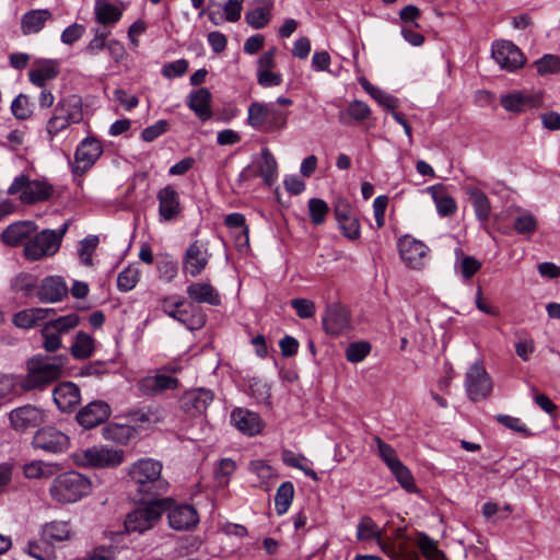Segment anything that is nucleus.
I'll use <instances>...</instances> for the list:
<instances>
[{"label":"nucleus","mask_w":560,"mask_h":560,"mask_svg":"<svg viewBox=\"0 0 560 560\" xmlns=\"http://www.w3.org/2000/svg\"><path fill=\"white\" fill-rule=\"evenodd\" d=\"M98 245V237L96 235H89L80 243L79 257L84 266L92 265L93 254Z\"/></svg>","instance_id":"60"},{"label":"nucleus","mask_w":560,"mask_h":560,"mask_svg":"<svg viewBox=\"0 0 560 560\" xmlns=\"http://www.w3.org/2000/svg\"><path fill=\"white\" fill-rule=\"evenodd\" d=\"M248 395L255 399L257 404L270 405V386L260 378L253 377L249 380Z\"/></svg>","instance_id":"51"},{"label":"nucleus","mask_w":560,"mask_h":560,"mask_svg":"<svg viewBox=\"0 0 560 560\" xmlns=\"http://www.w3.org/2000/svg\"><path fill=\"white\" fill-rule=\"evenodd\" d=\"M45 411L36 406L25 405L13 409L9 413V420L14 430L26 432L45 422Z\"/></svg>","instance_id":"15"},{"label":"nucleus","mask_w":560,"mask_h":560,"mask_svg":"<svg viewBox=\"0 0 560 560\" xmlns=\"http://www.w3.org/2000/svg\"><path fill=\"white\" fill-rule=\"evenodd\" d=\"M289 116V110L281 109L273 103L255 101L248 106L246 121L255 130L273 132L287 128Z\"/></svg>","instance_id":"4"},{"label":"nucleus","mask_w":560,"mask_h":560,"mask_svg":"<svg viewBox=\"0 0 560 560\" xmlns=\"http://www.w3.org/2000/svg\"><path fill=\"white\" fill-rule=\"evenodd\" d=\"M103 153L102 143L94 137H86L77 147L73 173L83 174L91 168Z\"/></svg>","instance_id":"14"},{"label":"nucleus","mask_w":560,"mask_h":560,"mask_svg":"<svg viewBox=\"0 0 560 560\" xmlns=\"http://www.w3.org/2000/svg\"><path fill=\"white\" fill-rule=\"evenodd\" d=\"M124 3L120 0H95L93 7L94 20L105 27L115 26L122 18Z\"/></svg>","instance_id":"22"},{"label":"nucleus","mask_w":560,"mask_h":560,"mask_svg":"<svg viewBox=\"0 0 560 560\" xmlns=\"http://www.w3.org/2000/svg\"><path fill=\"white\" fill-rule=\"evenodd\" d=\"M491 56L500 69L515 72L526 63L523 51L511 40H495L491 47Z\"/></svg>","instance_id":"10"},{"label":"nucleus","mask_w":560,"mask_h":560,"mask_svg":"<svg viewBox=\"0 0 560 560\" xmlns=\"http://www.w3.org/2000/svg\"><path fill=\"white\" fill-rule=\"evenodd\" d=\"M135 430L131 425L108 423L102 429V435L106 441L125 445L132 438Z\"/></svg>","instance_id":"45"},{"label":"nucleus","mask_w":560,"mask_h":560,"mask_svg":"<svg viewBox=\"0 0 560 560\" xmlns=\"http://www.w3.org/2000/svg\"><path fill=\"white\" fill-rule=\"evenodd\" d=\"M186 293L195 303L219 306L222 302L219 291L209 282H192L187 287Z\"/></svg>","instance_id":"34"},{"label":"nucleus","mask_w":560,"mask_h":560,"mask_svg":"<svg viewBox=\"0 0 560 560\" xmlns=\"http://www.w3.org/2000/svg\"><path fill=\"white\" fill-rule=\"evenodd\" d=\"M257 168L259 176L267 186L271 187L277 182V161L268 148L261 150Z\"/></svg>","instance_id":"43"},{"label":"nucleus","mask_w":560,"mask_h":560,"mask_svg":"<svg viewBox=\"0 0 560 560\" xmlns=\"http://www.w3.org/2000/svg\"><path fill=\"white\" fill-rule=\"evenodd\" d=\"M514 229L518 234H532L537 229V221L532 213L523 211L515 218Z\"/></svg>","instance_id":"63"},{"label":"nucleus","mask_w":560,"mask_h":560,"mask_svg":"<svg viewBox=\"0 0 560 560\" xmlns=\"http://www.w3.org/2000/svg\"><path fill=\"white\" fill-rule=\"evenodd\" d=\"M328 211L329 207L325 200L319 198L308 200L310 218L315 225H320L325 222Z\"/></svg>","instance_id":"56"},{"label":"nucleus","mask_w":560,"mask_h":560,"mask_svg":"<svg viewBox=\"0 0 560 560\" xmlns=\"http://www.w3.org/2000/svg\"><path fill=\"white\" fill-rule=\"evenodd\" d=\"M59 62L54 59H44L37 61L28 72L30 81L43 88L47 82L54 80L59 74Z\"/></svg>","instance_id":"36"},{"label":"nucleus","mask_w":560,"mask_h":560,"mask_svg":"<svg viewBox=\"0 0 560 560\" xmlns=\"http://www.w3.org/2000/svg\"><path fill=\"white\" fill-rule=\"evenodd\" d=\"M51 18L52 14L48 9L30 10L22 16L21 31L24 35L36 34L45 27Z\"/></svg>","instance_id":"38"},{"label":"nucleus","mask_w":560,"mask_h":560,"mask_svg":"<svg viewBox=\"0 0 560 560\" xmlns=\"http://www.w3.org/2000/svg\"><path fill=\"white\" fill-rule=\"evenodd\" d=\"M51 313H55L54 308L34 307L23 310L14 315L13 323L20 328L28 329L46 319Z\"/></svg>","instance_id":"41"},{"label":"nucleus","mask_w":560,"mask_h":560,"mask_svg":"<svg viewBox=\"0 0 560 560\" xmlns=\"http://www.w3.org/2000/svg\"><path fill=\"white\" fill-rule=\"evenodd\" d=\"M281 459L285 466L303 471L314 481L318 480L317 474L311 468L312 462L303 454L294 453L290 450H283L281 453Z\"/></svg>","instance_id":"44"},{"label":"nucleus","mask_w":560,"mask_h":560,"mask_svg":"<svg viewBox=\"0 0 560 560\" xmlns=\"http://www.w3.org/2000/svg\"><path fill=\"white\" fill-rule=\"evenodd\" d=\"M323 327L329 335L338 336L351 327L349 310L341 304H331L327 307L323 318Z\"/></svg>","instance_id":"21"},{"label":"nucleus","mask_w":560,"mask_h":560,"mask_svg":"<svg viewBox=\"0 0 560 560\" xmlns=\"http://www.w3.org/2000/svg\"><path fill=\"white\" fill-rule=\"evenodd\" d=\"M140 279V271L138 267L129 265L117 277V288L121 292L132 290Z\"/></svg>","instance_id":"52"},{"label":"nucleus","mask_w":560,"mask_h":560,"mask_svg":"<svg viewBox=\"0 0 560 560\" xmlns=\"http://www.w3.org/2000/svg\"><path fill=\"white\" fill-rule=\"evenodd\" d=\"M110 416V407L103 400H94L77 413V421L84 429H93Z\"/></svg>","instance_id":"24"},{"label":"nucleus","mask_w":560,"mask_h":560,"mask_svg":"<svg viewBox=\"0 0 560 560\" xmlns=\"http://www.w3.org/2000/svg\"><path fill=\"white\" fill-rule=\"evenodd\" d=\"M32 445L46 453L59 454L69 448L70 439L55 427H45L36 431Z\"/></svg>","instance_id":"13"},{"label":"nucleus","mask_w":560,"mask_h":560,"mask_svg":"<svg viewBox=\"0 0 560 560\" xmlns=\"http://www.w3.org/2000/svg\"><path fill=\"white\" fill-rule=\"evenodd\" d=\"M8 194L18 195L24 205H34L47 201L54 194V186L46 178L31 179L25 174H20L12 180Z\"/></svg>","instance_id":"7"},{"label":"nucleus","mask_w":560,"mask_h":560,"mask_svg":"<svg viewBox=\"0 0 560 560\" xmlns=\"http://www.w3.org/2000/svg\"><path fill=\"white\" fill-rule=\"evenodd\" d=\"M294 498V486L291 481L282 482L275 495V510L278 515L285 514L293 501Z\"/></svg>","instance_id":"46"},{"label":"nucleus","mask_w":560,"mask_h":560,"mask_svg":"<svg viewBox=\"0 0 560 560\" xmlns=\"http://www.w3.org/2000/svg\"><path fill=\"white\" fill-rule=\"evenodd\" d=\"M481 262L472 256L456 254L455 270L464 280H470L481 268Z\"/></svg>","instance_id":"49"},{"label":"nucleus","mask_w":560,"mask_h":560,"mask_svg":"<svg viewBox=\"0 0 560 560\" xmlns=\"http://www.w3.org/2000/svg\"><path fill=\"white\" fill-rule=\"evenodd\" d=\"M389 470L405 490L408 492L416 490L415 479L410 470L401 462L396 463Z\"/></svg>","instance_id":"57"},{"label":"nucleus","mask_w":560,"mask_h":560,"mask_svg":"<svg viewBox=\"0 0 560 560\" xmlns=\"http://www.w3.org/2000/svg\"><path fill=\"white\" fill-rule=\"evenodd\" d=\"M68 285L59 276L44 278L37 289V298L44 303H56L68 294Z\"/></svg>","instance_id":"28"},{"label":"nucleus","mask_w":560,"mask_h":560,"mask_svg":"<svg viewBox=\"0 0 560 560\" xmlns=\"http://www.w3.org/2000/svg\"><path fill=\"white\" fill-rule=\"evenodd\" d=\"M249 471L257 476L259 483L268 485L276 475L275 469L265 459H254L248 465Z\"/></svg>","instance_id":"54"},{"label":"nucleus","mask_w":560,"mask_h":560,"mask_svg":"<svg viewBox=\"0 0 560 560\" xmlns=\"http://www.w3.org/2000/svg\"><path fill=\"white\" fill-rule=\"evenodd\" d=\"M11 109L18 119H27L33 112L30 97L24 94L18 95L11 104Z\"/></svg>","instance_id":"64"},{"label":"nucleus","mask_w":560,"mask_h":560,"mask_svg":"<svg viewBox=\"0 0 560 560\" xmlns=\"http://www.w3.org/2000/svg\"><path fill=\"white\" fill-rule=\"evenodd\" d=\"M214 394L211 389L198 387L186 390L180 399V410L189 418L203 416L213 402Z\"/></svg>","instance_id":"12"},{"label":"nucleus","mask_w":560,"mask_h":560,"mask_svg":"<svg viewBox=\"0 0 560 560\" xmlns=\"http://www.w3.org/2000/svg\"><path fill=\"white\" fill-rule=\"evenodd\" d=\"M208 260L209 254L207 246L200 241H195L186 249L184 270L195 278L206 269Z\"/></svg>","instance_id":"27"},{"label":"nucleus","mask_w":560,"mask_h":560,"mask_svg":"<svg viewBox=\"0 0 560 560\" xmlns=\"http://www.w3.org/2000/svg\"><path fill=\"white\" fill-rule=\"evenodd\" d=\"M418 547L427 560H446L445 555L438 548L435 541L427 535L419 537Z\"/></svg>","instance_id":"55"},{"label":"nucleus","mask_w":560,"mask_h":560,"mask_svg":"<svg viewBox=\"0 0 560 560\" xmlns=\"http://www.w3.org/2000/svg\"><path fill=\"white\" fill-rule=\"evenodd\" d=\"M425 191L431 196L438 214L442 218L451 217L457 211V203L447 188L442 184L427 187Z\"/></svg>","instance_id":"31"},{"label":"nucleus","mask_w":560,"mask_h":560,"mask_svg":"<svg viewBox=\"0 0 560 560\" xmlns=\"http://www.w3.org/2000/svg\"><path fill=\"white\" fill-rule=\"evenodd\" d=\"M79 315L77 313H71L65 316H60L52 320H48L47 324L50 325V327L55 331H58L61 335L77 327L79 325Z\"/></svg>","instance_id":"62"},{"label":"nucleus","mask_w":560,"mask_h":560,"mask_svg":"<svg viewBox=\"0 0 560 560\" xmlns=\"http://www.w3.org/2000/svg\"><path fill=\"white\" fill-rule=\"evenodd\" d=\"M465 389L471 401L486 399L492 392V382L481 362L474 363L465 375Z\"/></svg>","instance_id":"11"},{"label":"nucleus","mask_w":560,"mask_h":560,"mask_svg":"<svg viewBox=\"0 0 560 560\" xmlns=\"http://www.w3.org/2000/svg\"><path fill=\"white\" fill-rule=\"evenodd\" d=\"M211 101L212 95L206 88L194 90L186 97L187 106L201 121H207L212 116Z\"/></svg>","instance_id":"30"},{"label":"nucleus","mask_w":560,"mask_h":560,"mask_svg":"<svg viewBox=\"0 0 560 560\" xmlns=\"http://www.w3.org/2000/svg\"><path fill=\"white\" fill-rule=\"evenodd\" d=\"M463 189L471 202L476 219L481 224L487 223L492 209L491 202L487 195L474 184H465Z\"/></svg>","instance_id":"29"},{"label":"nucleus","mask_w":560,"mask_h":560,"mask_svg":"<svg viewBox=\"0 0 560 560\" xmlns=\"http://www.w3.org/2000/svg\"><path fill=\"white\" fill-rule=\"evenodd\" d=\"M67 361L65 355L38 354L31 358L26 363L27 374L21 382V386L26 390L45 388L62 376Z\"/></svg>","instance_id":"2"},{"label":"nucleus","mask_w":560,"mask_h":560,"mask_svg":"<svg viewBox=\"0 0 560 560\" xmlns=\"http://www.w3.org/2000/svg\"><path fill=\"white\" fill-rule=\"evenodd\" d=\"M272 9V0H254L252 8L245 13V21L254 30L264 28L271 20Z\"/></svg>","instance_id":"32"},{"label":"nucleus","mask_w":560,"mask_h":560,"mask_svg":"<svg viewBox=\"0 0 560 560\" xmlns=\"http://www.w3.org/2000/svg\"><path fill=\"white\" fill-rule=\"evenodd\" d=\"M37 226L32 221H22L9 225L2 232V240L5 244L16 246L27 238L36 231Z\"/></svg>","instance_id":"39"},{"label":"nucleus","mask_w":560,"mask_h":560,"mask_svg":"<svg viewBox=\"0 0 560 560\" xmlns=\"http://www.w3.org/2000/svg\"><path fill=\"white\" fill-rule=\"evenodd\" d=\"M163 465L160 460L143 457L132 463L127 470L136 491L148 498L162 495L168 490V482L162 477Z\"/></svg>","instance_id":"1"},{"label":"nucleus","mask_w":560,"mask_h":560,"mask_svg":"<svg viewBox=\"0 0 560 560\" xmlns=\"http://www.w3.org/2000/svg\"><path fill=\"white\" fill-rule=\"evenodd\" d=\"M363 89L373 97L384 109L393 110L398 106V100L385 91L370 84L366 80L361 82Z\"/></svg>","instance_id":"50"},{"label":"nucleus","mask_w":560,"mask_h":560,"mask_svg":"<svg viewBox=\"0 0 560 560\" xmlns=\"http://www.w3.org/2000/svg\"><path fill=\"white\" fill-rule=\"evenodd\" d=\"M93 37L84 46L83 52L89 57L98 56L104 49L107 48L109 31L102 27L92 30Z\"/></svg>","instance_id":"47"},{"label":"nucleus","mask_w":560,"mask_h":560,"mask_svg":"<svg viewBox=\"0 0 560 560\" xmlns=\"http://www.w3.org/2000/svg\"><path fill=\"white\" fill-rule=\"evenodd\" d=\"M178 387V380L164 373L145 376L138 383L139 390L144 395H154Z\"/></svg>","instance_id":"33"},{"label":"nucleus","mask_w":560,"mask_h":560,"mask_svg":"<svg viewBox=\"0 0 560 560\" xmlns=\"http://www.w3.org/2000/svg\"><path fill=\"white\" fill-rule=\"evenodd\" d=\"M95 351L94 338L85 331H78L70 347L71 355L77 360H85Z\"/></svg>","instance_id":"42"},{"label":"nucleus","mask_w":560,"mask_h":560,"mask_svg":"<svg viewBox=\"0 0 560 560\" xmlns=\"http://www.w3.org/2000/svg\"><path fill=\"white\" fill-rule=\"evenodd\" d=\"M52 398L61 412H72L81 402V390L73 382H62L54 388Z\"/></svg>","instance_id":"23"},{"label":"nucleus","mask_w":560,"mask_h":560,"mask_svg":"<svg viewBox=\"0 0 560 560\" xmlns=\"http://www.w3.org/2000/svg\"><path fill=\"white\" fill-rule=\"evenodd\" d=\"M72 464L80 468H115L125 460V451L106 445H93L70 454Z\"/></svg>","instance_id":"5"},{"label":"nucleus","mask_w":560,"mask_h":560,"mask_svg":"<svg viewBox=\"0 0 560 560\" xmlns=\"http://www.w3.org/2000/svg\"><path fill=\"white\" fill-rule=\"evenodd\" d=\"M378 545L393 560H420L417 551L401 534L395 538L378 539Z\"/></svg>","instance_id":"26"},{"label":"nucleus","mask_w":560,"mask_h":560,"mask_svg":"<svg viewBox=\"0 0 560 560\" xmlns=\"http://www.w3.org/2000/svg\"><path fill=\"white\" fill-rule=\"evenodd\" d=\"M500 104L508 112L523 113L540 107L542 105V93L525 91L509 93L501 96Z\"/></svg>","instance_id":"18"},{"label":"nucleus","mask_w":560,"mask_h":560,"mask_svg":"<svg viewBox=\"0 0 560 560\" xmlns=\"http://www.w3.org/2000/svg\"><path fill=\"white\" fill-rule=\"evenodd\" d=\"M73 526L69 521L54 520L42 528V537L49 542H65L72 539Z\"/></svg>","instance_id":"37"},{"label":"nucleus","mask_w":560,"mask_h":560,"mask_svg":"<svg viewBox=\"0 0 560 560\" xmlns=\"http://www.w3.org/2000/svg\"><path fill=\"white\" fill-rule=\"evenodd\" d=\"M398 249L400 258L410 268L420 269L424 266L429 248L423 242L405 235L398 241Z\"/></svg>","instance_id":"16"},{"label":"nucleus","mask_w":560,"mask_h":560,"mask_svg":"<svg viewBox=\"0 0 560 560\" xmlns=\"http://www.w3.org/2000/svg\"><path fill=\"white\" fill-rule=\"evenodd\" d=\"M535 67L540 75L552 74L560 71V57L556 55H545L537 61Z\"/></svg>","instance_id":"61"},{"label":"nucleus","mask_w":560,"mask_h":560,"mask_svg":"<svg viewBox=\"0 0 560 560\" xmlns=\"http://www.w3.org/2000/svg\"><path fill=\"white\" fill-rule=\"evenodd\" d=\"M244 0H228L223 5L210 2L208 18L213 25L224 22L235 23L241 19Z\"/></svg>","instance_id":"25"},{"label":"nucleus","mask_w":560,"mask_h":560,"mask_svg":"<svg viewBox=\"0 0 560 560\" xmlns=\"http://www.w3.org/2000/svg\"><path fill=\"white\" fill-rule=\"evenodd\" d=\"M50 499L58 504L75 503L92 491V481L85 475L69 470L57 474L49 486Z\"/></svg>","instance_id":"3"},{"label":"nucleus","mask_w":560,"mask_h":560,"mask_svg":"<svg viewBox=\"0 0 560 560\" xmlns=\"http://www.w3.org/2000/svg\"><path fill=\"white\" fill-rule=\"evenodd\" d=\"M171 503V498H164L153 499L145 504L137 506L126 515V532L129 534H142L151 529L161 518L162 514L166 512V509H168Z\"/></svg>","instance_id":"6"},{"label":"nucleus","mask_w":560,"mask_h":560,"mask_svg":"<svg viewBox=\"0 0 560 560\" xmlns=\"http://www.w3.org/2000/svg\"><path fill=\"white\" fill-rule=\"evenodd\" d=\"M174 319L189 330L200 329L206 324V315L202 310L199 306L187 304L186 302L185 306L180 307Z\"/></svg>","instance_id":"40"},{"label":"nucleus","mask_w":560,"mask_h":560,"mask_svg":"<svg viewBox=\"0 0 560 560\" xmlns=\"http://www.w3.org/2000/svg\"><path fill=\"white\" fill-rule=\"evenodd\" d=\"M231 424L246 436H255L264 430L261 417L247 408L236 407L231 411Z\"/></svg>","instance_id":"17"},{"label":"nucleus","mask_w":560,"mask_h":560,"mask_svg":"<svg viewBox=\"0 0 560 560\" xmlns=\"http://www.w3.org/2000/svg\"><path fill=\"white\" fill-rule=\"evenodd\" d=\"M371 109L369 105L362 101H352L346 110L339 113V120L342 124H349V120L362 121L369 118Z\"/></svg>","instance_id":"48"},{"label":"nucleus","mask_w":560,"mask_h":560,"mask_svg":"<svg viewBox=\"0 0 560 560\" xmlns=\"http://www.w3.org/2000/svg\"><path fill=\"white\" fill-rule=\"evenodd\" d=\"M23 551L36 560H56L57 558L51 547L36 540H30L23 548Z\"/></svg>","instance_id":"53"},{"label":"nucleus","mask_w":560,"mask_h":560,"mask_svg":"<svg viewBox=\"0 0 560 560\" xmlns=\"http://www.w3.org/2000/svg\"><path fill=\"white\" fill-rule=\"evenodd\" d=\"M160 222L177 219L182 212L179 194L172 185H166L156 194Z\"/></svg>","instance_id":"20"},{"label":"nucleus","mask_w":560,"mask_h":560,"mask_svg":"<svg viewBox=\"0 0 560 560\" xmlns=\"http://www.w3.org/2000/svg\"><path fill=\"white\" fill-rule=\"evenodd\" d=\"M60 471L57 463L33 459L22 466V474L30 480H48Z\"/></svg>","instance_id":"35"},{"label":"nucleus","mask_w":560,"mask_h":560,"mask_svg":"<svg viewBox=\"0 0 560 560\" xmlns=\"http://www.w3.org/2000/svg\"><path fill=\"white\" fill-rule=\"evenodd\" d=\"M68 228L69 223L65 222L58 231L46 229L27 240L24 245L25 257L28 260H39L56 254Z\"/></svg>","instance_id":"9"},{"label":"nucleus","mask_w":560,"mask_h":560,"mask_svg":"<svg viewBox=\"0 0 560 560\" xmlns=\"http://www.w3.org/2000/svg\"><path fill=\"white\" fill-rule=\"evenodd\" d=\"M21 383L13 375L0 374V400H11L19 394Z\"/></svg>","instance_id":"58"},{"label":"nucleus","mask_w":560,"mask_h":560,"mask_svg":"<svg viewBox=\"0 0 560 560\" xmlns=\"http://www.w3.org/2000/svg\"><path fill=\"white\" fill-rule=\"evenodd\" d=\"M371 352V345L366 341L350 343L346 349V358L349 362L359 363Z\"/></svg>","instance_id":"59"},{"label":"nucleus","mask_w":560,"mask_h":560,"mask_svg":"<svg viewBox=\"0 0 560 560\" xmlns=\"http://www.w3.org/2000/svg\"><path fill=\"white\" fill-rule=\"evenodd\" d=\"M166 511L168 524L175 530H189L199 523L198 512L190 504H175L172 500Z\"/></svg>","instance_id":"19"},{"label":"nucleus","mask_w":560,"mask_h":560,"mask_svg":"<svg viewBox=\"0 0 560 560\" xmlns=\"http://www.w3.org/2000/svg\"><path fill=\"white\" fill-rule=\"evenodd\" d=\"M83 119V107L81 101L72 95L60 100L51 117L46 125V131L51 140L54 137L66 130L72 124H79Z\"/></svg>","instance_id":"8"}]
</instances>
